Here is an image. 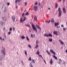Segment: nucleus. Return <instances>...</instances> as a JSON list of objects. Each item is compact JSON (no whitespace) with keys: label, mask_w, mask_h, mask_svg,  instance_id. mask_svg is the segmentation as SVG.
Listing matches in <instances>:
<instances>
[{"label":"nucleus","mask_w":67,"mask_h":67,"mask_svg":"<svg viewBox=\"0 0 67 67\" xmlns=\"http://www.w3.org/2000/svg\"><path fill=\"white\" fill-rule=\"evenodd\" d=\"M30 32H31V30H30Z\"/></svg>","instance_id":"4d7b16f0"},{"label":"nucleus","mask_w":67,"mask_h":67,"mask_svg":"<svg viewBox=\"0 0 67 67\" xmlns=\"http://www.w3.org/2000/svg\"><path fill=\"white\" fill-rule=\"evenodd\" d=\"M3 30H5V28H4V29H3Z\"/></svg>","instance_id":"5fc2aeb1"},{"label":"nucleus","mask_w":67,"mask_h":67,"mask_svg":"<svg viewBox=\"0 0 67 67\" xmlns=\"http://www.w3.org/2000/svg\"><path fill=\"white\" fill-rule=\"evenodd\" d=\"M63 29L64 31H65V30H66V29H65V28H63Z\"/></svg>","instance_id":"e433bc0d"},{"label":"nucleus","mask_w":67,"mask_h":67,"mask_svg":"<svg viewBox=\"0 0 67 67\" xmlns=\"http://www.w3.org/2000/svg\"><path fill=\"white\" fill-rule=\"evenodd\" d=\"M59 0L60 1H62V0Z\"/></svg>","instance_id":"864d4df0"},{"label":"nucleus","mask_w":67,"mask_h":67,"mask_svg":"<svg viewBox=\"0 0 67 67\" xmlns=\"http://www.w3.org/2000/svg\"><path fill=\"white\" fill-rule=\"evenodd\" d=\"M24 3L25 5H26V4H27V3L26 2H25Z\"/></svg>","instance_id":"a878e982"},{"label":"nucleus","mask_w":67,"mask_h":67,"mask_svg":"<svg viewBox=\"0 0 67 67\" xmlns=\"http://www.w3.org/2000/svg\"><path fill=\"white\" fill-rule=\"evenodd\" d=\"M58 7V4H57V3H55V8H57Z\"/></svg>","instance_id":"a211bd4d"},{"label":"nucleus","mask_w":67,"mask_h":67,"mask_svg":"<svg viewBox=\"0 0 67 67\" xmlns=\"http://www.w3.org/2000/svg\"><path fill=\"white\" fill-rule=\"evenodd\" d=\"M35 36V35H31V37H34Z\"/></svg>","instance_id":"b1692460"},{"label":"nucleus","mask_w":67,"mask_h":67,"mask_svg":"<svg viewBox=\"0 0 67 67\" xmlns=\"http://www.w3.org/2000/svg\"><path fill=\"white\" fill-rule=\"evenodd\" d=\"M46 22L47 23H49L50 22V20L49 21H46Z\"/></svg>","instance_id":"5701e85b"},{"label":"nucleus","mask_w":67,"mask_h":67,"mask_svg":"<svg viewBox=\"0 0 67 67\" xmlns=\"http://www.w3.org/2000/svg\"><path fill=\"white\" fill-rule=\"evenodd\" d=\"M50 52H51V53H53V54L55 55V53L54 52L53 50L52 49L51 50Z\"/></svg>","instance_id":"6e6552de"},{"label":"nucleus","mask_w":67,"mask_h":67,"mask_svg":"<svg viewBox=\"0 0 67 67\" xmlns=\"http://www.w3.org/2000/svg\"><path fill=\"white\" fill-rule=\"evenodd\" d=\"M63 10L64 13H66V10H65V8H63Z\"/></svg>","instance_id":"9b49d317"},{"label":"nucleus","mask_w":67,"mask_h":67,"mask_svg":"<svg viewBox=\"0 0 67 67\" xmlns=\"http://www.w3.org/2000/svg\"><path fill=\"white\" fill-rule=\"evenodd\" d=\"M1 59H2V58H1Z\"/></svg>","instance_id":"680f3d73"},{"label":"nucleus","mask_w":67,"mask_h":67,"mask_svg":"<svg viewBox=\"0 0 67 67\" xmlns=\"http://www.w3.org/2000/svg\"><path fill=\"white\" fill-rule=\"evenodd\" d=\"M44 63H45L46 64V61H45V60H44Z\"/></svg>","instance_id":"79ce46f5"},{"label":"nucleus","mask_w":67,"mask_h":67,"mask_svg":"<svg viewBox=\"0 0 67 67\" xmlns=\"http://www.w3.org/2000/svg\"><path fill=\"white\" fill-rule=\"evenodd\" d=\"M38 43V40H37L36 42V44H37V45L35 47L36 48H37V47H38V45H37Z\"/></svg>","instance_id":"9d476101"},{"label":"nucleus","mask_w":67,"mask_h":67,"mask_svg":"<svg viewBox=\"0 0 67 67\" xmlns=\"http://www.w3.org/2000/svg\"><path fill=\"white\" fill-rule=\"evenodd\" d=\"M2 48L3 49V50L2 51V52L3 53V54L4 55V53L5 52V49L3 47H2Z\"/></svg>","instance_id":"39448f33"},{"label":"nucleus","mask_w":67,"mask_h":67,"mask_svg":"<svg viewBox=\"0 0 67 67\" xmlns=\"http://www.w3.org/2000/svg\"><path fill=\"white\" fill-rule=\"evenodd\" d=\"M38 4H39V5H41V4H40V3H39Z\"/></svg>","instance_id":"49530a36"},{"label":"nucleus","mask_w":67,"mask_h":67,"mask_svg":"<svg viewBox=\"0 0 67 67\" xmlns=\"http://www.w3.org/2000/svg\"><path fill=\"white\" fill-rule=\"evenodd\" d=\"M47 52L49 54V55H50V53L48 51H47Z\"/></svg>","instance_id":"c85d7f7f"},{"label":"nucleus","mask_w":67,"mask_h":67,"mask_svg":"<svg viewBox=\"0 0 67 67\" xmlns=\"http://www.w3.org/2000/svg\"><path fill=\"white\" fill-rule=\"evenodd\" d=\"M26 15H29V13H28V12H27L26 13Z\"/></svg>","instance_id":"bb28decb"},{"label":"nucleus","mask_w":67,"mask_h":67,"mask_svg":"<svg viewBox=\"0 0 67 67\" xmlns=\"http://www.w3.org/2000/svg\"><path fill=\"white\" fill-rule=\"evenodd\" d=\"M59 64H60V63H59Z\"/></svg>","instance_id":"052dcab7"},{"label":"nucleus","mask_w":67,"mask_h":67,"mask_svg":"<svg viewBox=\"0 0 67 67\" xmlns=\"http://www.w3.org/2000/svg\"><path fill=\"white\" fill-rule=\"evenodd\" d=\"M58 11L59 12V17H60L61 16V15H62V12L60 11V8H59L58 9Z\"/></svg>","instance_id":"f03ea898"},{"label":"nucleus","mask_w":67,"mask_h":67,"mask_svg":"<svg viewBox=\"0 0 67 67\" xmlns=\"http://www.w3.org/2000/svg\"><path fill=\"white\" fill-rule=\"evenodd\" d=\"M0 39L1 40H2V38H1V37H0Z\"/></svg>","instance_id":"a18cd8bd"},{"label":"nucleus","mask_w":67,"mask_h":67,"mask_svg":"<svg viewBox=\"0 0 67 67\" xmlns=\"http://www.w3.org/2000/svg\"><path fill=\"white\" fill-rule=\"evenodd\" d=\"M63 2H65V0H63Z\"/></svg>","instance_id":"603ef678"},{"label":"nucleus","mask_w":67,"mask_h":67,"mask_svg":"<svg viewBox=\"0 0 67 67\" xmlns=\"http://www.w3.org/2000/svg\"><path fill=\"white\" fill-rule=\"evenodd\" d=\"M49 41L50 42H52V39H49Z\"/></svg>","instance_id":"c756f323"},{"label":"nucleus","mask_w":67,"mask_h":67,"mask_svg":"<svg viewBox=\"0 0 67 67\" xmlns=\"http://www.w3.org/2000/svg\"><path fill=\"white\" fill-rule=\"evenodd\" d=\"M36 54H37V55H38L40 57H42V56L41 55H40V53L39 52V51H38L37 52Z\"/></svg>","instance_id":"0eeeda50"},{"label":"nucleus","mask_w":67,"mask_h":67,"mask_svg":"<svg viewBox=\"0 0 67 67\" xmlns=\"http://www.w3.org/2000/svg\"><path fill=\"white\" fill-rule=\"evenodd\" d=\"M12 18L13 20V21L14 22V19H15V17H14V16H13Z\"/></svg>","instance_id":"4468645a"},{"label":"nucleus","mask_w":67,"mask_h":67,"mask_svg":"<svg viewBox=\"0 0 67 67\" xmlns=\"http://www.w3.org/2000/svg\"><path fill=\"white\" fill-rule=\"evenodd\" d=\"M53 63V61L52 59H51L50 61V63L51 64H52Z\"/></svg>","instance_id":"f8f14e48"},{"label":"nucleus","mask_w":67,"mask_h":67,"mask_svg":"<svg viewBox=\"0 0 67 67\" xmlns=\"http://www.w3.org/2000/svg\"><path fill=\"white\" fill-rule=\"evenodd\" d=\"M59 60L60 62H61V61H62V60H61V59H59Z\"/></svg>","instance_id":"37998d69"},{"label":"nucleus","mask_w":67,"mask_h":67,"mask_svg":"<svg viewBox=\"0 0 67 67\" xmlns=\"http://www.w3.org/2000/svg\"><path fill=\"white\" fill-rule=\"evenodd\" d=\"M29 60H31V57H30L29 59Z\"/></svg>","instance_id":"2f4dec72"},{"label":"nucleus","mask_w":67,"mask_h":67,"mask_svg":"<svg viewBox=\"0 0 67 67\" xmlns=\"http://www.w3.org/2000/svg\"><path fill=\"white\" fill-rule=\"evenodd\" d=\"M34 9L35 11H37V7L36 6H34Z\"/></svg>","instance_id":"423d86ee"},{"label":"nucleus","mask_w":67,"mask_h":67,"mask_svg":"<svg viewBox=\"0 0 67 67\" xmlns=\"http://www.w3.org/2000/svg\"><path fill=\"white\" fill-rule=\"evenodd\" d=\"M12 30V28H10V31H11V30Z\"/></svg>","instance_id":"4c0bfd02"},{"label":"nucleus","mask_w":67,"mask_h":67,"mask_svg":"<svg viewBox=\"0 0 67 67\" xmlns=\"http://www.w3.org/2000/svg\"><path fill=\"white\" fill-rule=\"evenodd\" d=\"M21 38H22V39H23L24 38H25V37H24V36H22L21 37Z\"/></svg>","instance_id":"393cba45"},{"label":"nucleus","mask_w":67,"mask_h":67,"mask_svg":"<svg viewBox=\"0 0 67 67\" xmlns=\"http://www.w3.org/2000/svg\"><path fill=\"white\" fill-rule=\"evenodd\" d=\"M61 26L62 27H63V25H62Z\"/></svg>","instance_id":"8fccbe9b"},{"label":"nucleus","mask_w":67,"mask_h":67,"mask_svg":"<svg viewBox=\"0 0 67 67\" xmlns=\"http://www.w3.org/2000/svg\"><path fill=\"white\" fill-rule=\"evenodd\" d=\"M66 53H67V50H66Z\"/></svg>","instance_id":"6e6d98bb"},{"label":"nucleus","mask_w":67,"mask_h":67,"mask_svg":"<svg viewBox=\"0 0 67 67\" xmlns=\"http://www.w3.org/2000/svg\"><path fill=\"white\" fill-rule=\"evenodd\" d=\"M26 18L25 17H24V20H22V18H21L20 20V22H21L22 23L24 21H25V20H26Z\"/></svg>","instance_id":"7ed1b4c3"},{"label":"nucleus","mask_w":67,"mask_h":67,"mask_svg":"<svg viewBox=\"0 0 67 67\" xmlns=\"http://www.w3.org/2000/svg\"><path fill=\"white\" fill-rule=\"evenodd\" d=\"M48 10H50V9H51V8H48Z\"/></svg>","instance_id":"09e8293b"},{"label":"nucleus","mask_w":67,"mask_h":67,"mask_svg":"<svg viewBox=\"0 0 67 67\" xmlns=\"http://www.w3.org/2000/svg\"><path fill=\"white\" fill-rule=\"evenodd\" d=\"M44 35L46 36H47V37H48V36H51V37H52V35L50 34H49L48 35L45 34Z\"/></svg>","instance_id":"20e7f679"},{"label":"nucleus","mask_w":67,"mask_h":67,"mask_svg":"<svg viewBox=\"0 0 67 67\" xmlns=\"http://www.w3.org/2000/svg\"><path fill=\"white\" fill-rule=\"evenodd\" d=\"M16 9H17V8H18V6H16Z\"/></svg>","instance_id":"c03bdc74"},{"label":"nucleus","mask_w":67,"mask_h":67,"mask_svg":"<svg viewBox=\"0 0 67 67\" xmlns=\"http://www.w3.org/2000/svg\"><path fill=\"white\" fill-rule=\"evenodd\" d=\"M21 0H16L15 2V3H17V2H18V1L19 2H20V1Z\"/></svg>","instance_id":"dca6fc26"},{"label":"nucleus","mask_w":67,"mask_h":67,"mask_svg":"<svg viewBox=\"0 0 67 67\" xmlns=\"http://www.w3.org/2000/svg\"><path fill=\"white\" fill-rule=\"evenodd\" d=\"M7 4L8 5H9V4H10V3H7Z\"/></svg>","instance_id":"ea45409f"},{"label":"nucleus","mask_w":67,"mask_h":67,"mask_svg":"<svg viewBox=\"0 0 67 67\" xmlns=\"http://www.w3.org/2000/svg\"><path fill=\"white\" fill-rule=\"evenodd\" d=\"M53 33H54V34H55V35H57V31H54L53 32Z\"/></svg>","instance_id":"f3484780"},{"label":"nucleus","mask_w":67,"mask_h":67,"mask_svg":"<svg viewBox=\"0 0 67 67\" xmlns=\"http://www.w3.org/2000/svg\"><path fill=\"white\" fill-rule=\"evenodd\" d=\"M37 17L36 16H35L34 20L35 21H37Z\"/></svg>","instance_id":"ddd939ff"},{"label":"nucleus","mask_w":67,"mask_h":67,"mask_svg":"<svg viewBox=\"0 0 67 67\" xmlns=\"http://www.w3.org/2000/svg\"><path fill=\"white\" fill-rule=\"evenodd\" d=\"M36 26L37 27V28H38V30H41V27H40L39 26L37 25H36Z\"/></svg>","instance_id":"1a4fd4ad"},{"label":"nucleus","mask_w":67,"mask_h":67,"mask_svg":"<svg viewBox=\"0 0 67 67\" xmlns=\"http://www.w3.org/2000/svg\"><path fill=\"white\" fill-rule=\"evenodd\" d=\"M32 27L34 30L35 32H37V29L35 27V26L33 24H32Z\"/></svg>","instance_id":"f257e3e1"},{"label":"nucleus","mask_w":67,"mask_h":67,"mask_svg":"<svg viewBox=\"0 0 67 67\" xmlns=\"http://www.w3.org/2000/svg\"><path fill=\"white\" fill-rule=\"evenodd\" d=\"M59 41L60 42V43L61 44H64V43H63V42L61 41V40H59Z\"/></svg>","instance_id":"2eb2a0df"},{"label":"nucleus","mask_w":67,"mask_h":67,"mask_svg":"<svg viewBox=\"0 0 67 67\" xmlns=\"http://www.w3.org/2000/svg\"><path fill=\"white\" fill-rule=\"evenodd\" d=\"M13 30H15V28H13Z\"/></svg>","instance_id":"3c124183"},{"label":"nucleus","mask_w":67,"mask_h":67,"mask_svg":"<svg viewBox=\"0 0 67 67\" xmlns=\"http://www.w3.org/2000/svg\"><path fill=\"white\" fill-rule=\"evenodd\" d=\"M26 26H28V27H30V26L29 25H26Z\"/></svg>","instance_id":"cd10ccee"},{"label":"nucleus","mask_w":67,"mask_h":67,"mask_svg":"<svg viewBox=\"0 0 67 67\" xmlns=\"http://www.w3.org/2000/svg\"><path fill=\"white\" fill-rule=\"evenodd\" d=\"M30 66H31L32 67H33V66H32V65H31Z\"/></svg>","instance_id":"de8ad7c7"},{"label":"nucleus","mask_w":67,"mask_h":67,"mask_svg":"<svg viewBox=\"0 0 67 67\" xmlns=\"http://www.w3.org/2000/svg\"><path fill=\"white\" fill-rule=\"evenodd\" d=\"M51 22H52V23H54V19H52L51 20Z\"/></svg>","instance_id":"412c9836"},{"label":"nucleus","mask_w":67,"mask_h":67,"mask_svg":"<svg viewBox=\"0 0 67 67\" xmlns=\"http://www.w3.org/2000/svg\"><path fill=\"white\" fill-rule=\"evenodd\" d=\"M59 24V23H55V26H57Z\"/></svg>","instance_id":"6ab92c4d"},{"label":"nucleus","mask_w":67,"mask_h":67,"mask_svg":"<svg viewBox=\"0 0 67 67\" xmlns=\"http://www.w3.org/2000/svg\"><path fill=\"white\" fill-rule=\"evenodd\" d=\"M25 54L26 55H27V53L26 51H25Z\"/></svg>","instance_id":"473e14b6"},{"label":"nucleus","mask_w":67,"mask_h":67,"mask_svg":"<svg viewBox=\"0 0 67 67\" xmlns=\"http://www.w3.org/2000/svg\"><path fill=\"white\" fill-rule=\"evenodd\" d=\"M53 57L55 58V59H57V57H56L55 56V55H53Z\"/></svg>","instance_id":"aec40b11"},{"label":"nucleus","mask_w":67,"mask_h":67,"mask_svg":"<svg viewBox=\"0 0 67 67\" xmlns=\"http://www.w3.org/2000/svg\"><path fill=\"white\" fill-rule=\"evenodd\" d=\"M24 15V13H23L22 14V16H23Z\"/></svg>","instance_id":"c9c22d12"},{"label":"nucleus","mask_w":67,"mask_h":67,"mask_svg":"<svg viewBox=\"0 0 67 67\" xmlns=\"http://www.w3.org/2000/svg\"><path fill=\"white\" fill-rule=\"evenodd\" d=\"M3 23H1V24H3Z\"/></svg>","instance_id":"13d9d810"},{"label":"nucleus","mask_w":67,"mask_h":67,"mask_svg":"<svg viewBox=\"0 0 67 67\" xmlns=\"http://www.w3.org/2000/svg\"><path fill=\"white\" fill-rule=\"evenodd\" d=\"M59 27H60V26H58V27H57V28L58 29V28H59Z\"/></svg>","instance_id":"a19ab883"},{"label":"nucleus","mask_w":67,"mask_h":67,"mask_svg":"<svg viewBox=\"0 0 67 67\" xmlns=\"http://www.w3.org/2000/svg\"><path fill=\"white\" fill-rule=\"evenodd\" d=\"M28 47H30V48H31V45H29L28 46Z\"/></svg>","instance_id":"7c9ffc66"},{"label":"nucleus","mask_w":67,"mask_h":67,"mask_svg":"<svg viewBox=\"0 0 67 67\" xmlns=\"http://www.w3.org/2000/svg\"><path fill=\"white\" fill-rule=\"evenodd\" d=\"M26 39H27V41H29V38L27 36L26 37Z\"/></svg>","instance_id":"4be33fe9"},{"label":"nucleus","mask_w":67,"mask_h":67,"mask_svg":"<svg viewBox=\"0 0 67 67\" xmlns=\"http://www.w3.org/2000/svg\"><path fill=\"white\" fill-rule=\"evenodd\" d=\"M32 62L34 63H35V61H34V60H32Z\"/></svg>","instance_id":"72a5a7b5"},{"label":"nucleus","mask_w":67,"mask_h":67,"mask_svg":"<svg viewBox=\"0 0 67 67\" xmlns=\"http://www.w3.org/2000/svg\"><path fill=\"white\" fill-rule=\"evenodd\" d=\"M3 41H4V39H3Z\"/></svg>","instance_id":"bf43d9fd"},{"label":"nucleus","mask_w":67,"mask_h":67,"mask_svg":"<svg viewBox=\"0 0 67 67\" xmlns=\"http://www.w3.org/2000/svg\"><path fill=\"white\" fill-rule=\"evenodd\" d=\"M11 34V32H9L8 33V34Z\"/></svg>","instance_id":"58836bf2"},{"label":"nucleus","mask_w":67,"mask_h":67,"mask_svg":"<svg viewBox=\"0 0 67 67\" xmlns=\"http://www.w3.org/2000/svg\"><path fill=\"white\" fill-rule=\"evenodd\" d=\"M37 2H36V3H35V5H37Z\"/></svg>","instance_id":"f704fd0d"}]
</instances>
